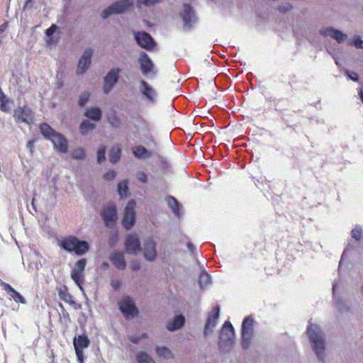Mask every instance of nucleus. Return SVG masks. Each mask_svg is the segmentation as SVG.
I'll list each match as a JSON object with an SVG mask.
<instances>
[{
  "label": "nucleus",
  "instance_id": "obj_1",
  "mask_svg": "<svg viewBox=\"0 0 363 363\" xmlns=\"http://www.w3.org/2000/svg\"><path fill=\"white\" fill-rule=\"evenodd\" d=\"M307 334L317 358L319 361L323 362L325 340L323 331L318 325L309 323L307 327Z\"/></svg>",
  "mask_w": 363,
  "mask_h": 363
},
{
  "label": "nucleus",
  "instance_id": "obj_2",
  "mask_svg": "<svg viewBox=\"0 0 363 363\" xmlns=\"http://www.w3.org/2000/svg\"><path fill=\"white\" fill-rule=\"evenodd\" d=\"M40 130L43 135L50 140L55 149L62 153H66L68 150L67 139L60 133L56 132L48 124L43 123L40 125Z\"/></svg>",
  "mask_w": 363,
  "mask_h": 363
},
{
  "label": "nucleus",
  "instance_id": "obj_3",
  "mask_svg": "<svg viewBox=\"0 0 363 363\" xmlns=\"http://www.w3.org/2000/svg\"><path fill=\"white\" fill-rule=\"evenodd\" d=\"M59 245L65 251L74 252L77 255H83L89 249V245L86 241L80 240L74 235L63 238Z\"/></svg>",
  "mask_w": 363,
  "mask_h": 363
},
{
  "label": "nucleus",
  "instance_id": "obj_4",
  "mask_svg": "<svg viewBox=\"0 0 363 363\" xmlns=\"http://www.w3.org/2000/svg\"><path fill=\"white\" fill-rule=\"evenodd\" d=\"M235 338V330L229 321H225L222 326L219 335L218 345L223 351L230 350L233 344Z\"/></svg>",
  "mask_w": 363,
  "mask_h": 363
},
{
  "label": "nucleus",
  "instance_id": "obj_5",
  "mask_svg": "<svg viewBox=\"0 0 363 363\" xmlns=\"http://www.w3.org/2000/svg\"><path fill=\"white\" fill-rule=\"evenodd\" d=\"M134 0H119L107 8L101 13L104 19L115 14H121L129 10L133 5Z\"/></svg>",
  "mask_w": 363,
  "mask_h": 363
},
{
  "label": "nucleus",
  "instance_id": "obj_6",
  "mask_svg": "<svg viewBox=\"0 0 363 363\" xmlns=\"http://www.w3.org/2000/svg\"><path fill=\"white\" fill-rule=\"evenodd\" d=\"M86 267V259H81L78 260L71 272V278L79 286L80 291L85 294L84 289L82 286V283L84 277V270Z\"/></svg>",
  "mask_w": 363,
  "mask_h": 363
},
{
  "label": "nucleus",
  "instance_id": "obj_7",
  "mask_svg": "<svg viewBox=\"0 0 363 363\" xmlns=\"http://www.w3.org/2000/svg\"><path fill=\"white\" fill-rule=\"evenodd\" d=\"M136 203L134 200H130L128 202L125 209L124 216L122 220L123 226L126 230H130L135 224V208Z\"/></svg>",
  "mask_w": 363,
  "mask_h": 363
},
{
  "label": "nucleus",
  "instance_id": "obj_8",
  "mask_svg": "<svg viewBox=\"0 0 363 363\" xmlns=\"http://www.w3.org/2000/svg\"><path fill=\"white\" fill-rule=\"evenodd\" d=\"M254 320L250 317L245 318L242 323V345L244 348H248L253 333Z\"/></svg>",
  "mask_w": 363,
  "mask_h": 363
},
{
  "label": "nucleus",
  "instance_id": "obj_9",
  "mask_svg": "<svg viewBox=\"0 0 363 363\" xmlns=\"http://www.w3.org/2000/svg\"><path fill=\"white\" fill-rule=\"evenodd\" d=\"M220 315V307L216 306L213 307L211 313L208 314L206 323L203 328V336L207 337L208 334H211L213 329L217 325Z\"/></svg>",
  "mask_w": 363,
  "mask_h": 363
},
{
  "label": "nucleus",
  "instance_id": "obj_10",
  "mask_svg": "<svg viewBox=\"0 0 363 363\" xmlns=\"http://www.w3.org/2000/svg\"><path fill=\"white\" fill-rule=\"evenodd\" d=\"M102 219L107 227H112L117 220L116 206L113 203L105 206L101 212Z\"/></svg>",
  "mask_w": 363,
  "mask_h": 363
},
{
  "label": "nucleus",
  "instance_id": "obj_11",
  "mask_svg": "<svg viewBox=\"0 0 363 363\" xmlns=\"http://www.w3.org/2000/svg\"><path fill=\"white\" fill-rule=\"evenodd\" d=\"M13 117L16 123L30 124L33 122L34 116L31 109L24 106L14 110Z\"/></svg>",
  "mask_w": 363,
  "mask_h": 363
},
{
  "label": "nucleus",
  "instance_id": "obj_12",
  "mask_svg": "<svg viewBox=\"0 0 363 363\" xmlns=\"http://www.w3.org/2000/svg\"><path fill=\"white\" fill-rule=\"evenodd\" d=\"M120 72L119 68H112L105 76L103 86V91L105 94H108L118 82Z\"/></svg>",
  "mask_w": 363,
  "mask_h": 363
},
{
  "label": "nucleus",
  "instance_id": "obj_13",
  "mask_svg": "<svg viewBox=\"0 0 363 363\" xmlns=\"http://www.w3.org/2000/svg\"><path fill=\"white\" fill-rule=\"evenodd\" d=\"M119 308L126 318H133L138 313L133 301L130 297H125L120 302Z\"/></svg>",
  "mask_w": 363,
  "mask_h": 363
},
{
  "label": "nucleus",
  "instance_id": "obj_14",
  "mask_svg": "<svg viewBox=\"0 0 363 363\" xmlns=\"http://www.w3.org/2000/svg\"><path fill=\"white\" fill-rule=\"evenodd\" d=\"M134 38L137 43L145 50H150L155 46L153 38L146 32H135Z\"/></svg>",
  "mask_w": 363,
  "mask_h": 363
},
{
  "label": "nucleus",
  "instance_id": "obj_15",
  "mask_svg": "<svg viewBox=\"0 0 363 363\" xmlns=\"http://www.w3.org/2000/svg\"><path fill=\"white\" fill-rule=\"evenodd\" d=\"M182 18L184 28L186 30L190 29L196 22V18L192 8L188 5L184 4L183 9L180 13Z\"/></svg>",
  "mask_w": 363,
  "mask_h": 363
},
{
  "label": "nucleus",
  "instance_id": "obj_16",
  "mask_svg": "<svg viewBox=\"0 0 363 363\" xmlns=\"http://www.w3.org/2000/svg\"><path fill=\"white\" fill-rule=\"evenodd\" d=\"M90 341L86 335H79L74 340V346L78 361L82 363L84 359L83 349L89 346Z\"/></svg>",
  "mask_w": 363,
  "mask_h": 363
},
{
  "label": "nucleus",
  "instance_id": "obj_17",
  "mask_svg": "<svg viewBox=\"0 0 363 363\" xmlns=\"http://www.w3.org/2000/svg\"><path fill=\"white\" fill-rule=\"evenodd\" d=\"M319 33L325 38H331L335 40L338 43L345 42L347 38L346 34L333 27L323 28L319 30Z\"/></svg>",
  "mask_w": 363,
  "mask_h": 363
},
{
  "label": "nucleus",
  "instance_id": "obj_18",
  "mask_svg": "<svg viewBox=\"0 0 363 363\" xmlns=\"http://www.w3.org/2000/svg\"><path fill=\"white\" fill-rule=\"evenodd\" d=\"M94 53V50L91 48H86L82 55L81 56L78 67L77 69V73L78 74H84L89 67L91 62V57Z\"/></svg>",
  "mask_w": 363,
  "mask_h": 363
},
{
  "label": "nucleus",
  "instance_id": "obj_19",
  "mask_svg": "<svg viewBox=\"0 0 363 363\" xmlns=\"http://www.w3.org/2000/svg\"><path fill=\"white\" fill-rule=\"evenodd\" d=\"M125 247L127 253L137 255L141 250L138 237L136 235H128L125 240Z\"/></svg>",
  "mask_w": 363,
  "mask_h": 363
},
{
  "label": "nucleus",
  "instance_id": "obj_20",
  "mask_svg": "<svg viewBox=\"0 0 363 363\" xmlns=\"http://www.w3.org/2000/svg\"><path fill=\"white\" fill-rule=\"evenodd\" d=\"M138 62L140 65V70L143 75L147 76L153 72L154 63L150 57L145 52H142L138 57Z\"/></svg>",
  "mask_w": 363,
  "mask_h": 363
},
{
  "label": "nucleus",
  "instance_id": "obj_21",
  "mask_svg": "<svg viewBox=\"0 0 363 363\" xmlns=\"http://www.w3.org/2000/svg\"><path fill=\"white\" fill-rule=\"evenodd\" d=\"M155 242L152 239H147L145 241L143 255L146 260L152 262L157 257Z\"/></svg>",
  "mask_w": 363,
  "mask_h": 363
},
{
  "label": "nucleus",
  "instance_id": "obj_22",
  "mask_svg": "<svg viewBox=\"0 0 363 363\" xmlns=\"http://www.w3.org/2000/svg\"><path fill=\"white\" fill-rule=\"evenodd\" d=\"M57 291L60 298L72 306L74 309L77 310L81 308V305L74 301L73 296L69 293L68 289L65 285L58 288Z\"/></svg>",
  "mask_w": 363,
  "mask_h": 363
},
{
  "label": "nucleus",
  "instance_id": "obj_23",
  "mask_svg": "<svg viewBox=\"0 0 363 363\" xmlns=\"http://www.w3.org/2000/svg\"><path fill=\"white\" fill-rule=\"evenodd\" d=\"M1 287L7 293V294L16 303L25 304L26 303L24 297L16 291L10 284L0 280Z\"/></svg>",
  "mask_w": 363,
  "mask_h": 363
},
{
  "label": "nucleus",
  "instance_id": "obj_24",
  "mask_svg": "<svg viewBox=\"0 0 363 363\" xmlns=\"http://www.w3.org/2000/svg\"><path fill=\"white\" fill-rule=\"evenodd\" d=\"M140 91L152 104L157 102V91L144 80L140 82Z\"/></svg>",
  "mask_w": 363,
  "mask_h": 363
},
{
  "label": "nucleus",
  "instance_id": "obj_25",
  "mask_svg": "<svg viewBox=\"0 0 363 363\" xmlns=\"http://www.w3.org/2000/svg\"><path fill=\"white\" fill-rule=\"evenodd\" d=\"M109 259L116 268L121 270L126 268V262L123 252L115 251L110 255Z\"/></svg>",
  "mask_w": 363,
  "mask_h": 363
},
{
  "label": "nucleus",
  "instance_id": "obj_26",
  "mask_svg": "<svg viewBox=\"0 0 363 363\" xmlns=\"http://www.w3.org/2000/svg\"><path fill=\"white\" fill-rule=\"evenodd\" d=\"M185 323V318L183 315H177L174 319L167 324V329L169 331H175L180 329Z\"/></svg>",
  "mask_w": 363,
  "mask_h": 363
},
{
  "label": "nucleus",
  "instance_id": "obj_27",
  "mask_svg": "<svg viewBox=\"0 0 363 363\" xmlns=\"http://www.w3.org/2000/svg\"><path fill=\"white\" fill-rule=\"evenodd\" d=\"M84 116L94 121H99L102 117V112L98 107H91L86 110Z\"/></svg>",
  "mask_w": 363,
  "mask_h": 363
},
{
  "label": "nucleus",
  "instance_id": "obj_28",
  "mask_svg": "<svg viewBox=\"0 0 363 363\" xmlns=\"http://www.w3.org/2000/svg\"><path fill=\"white\" fill-rule=\"evenodd\" d=\"M166 201L174 216L178 218L180 217L179 204L177 200L173 196H169L166 198Z\"/></svg>",
  "mask_w": 363,
  "mask_h": 363
},
{
  "label": "nucleus",
  "instance_id": "obj_29",
  "mask_svg": "<svg viewBox=\"0 0 363 363\" xmlns=\"http://www.w3.org/2000/svg\"><path fill=\"white\" fill-rule=\"evenodd\" d=\"M133 154L137 158L141 159L145 157H150L151 154L147 151V150L142 146L138 145L133 148Z\"/></svg>",
  "mask_w": 363,
  "mask_h": 363
},
{
  "label": "nucleus",
  "instance_id": "obj_30",
  "mask_svg": "<svg viewBox=\"0 0 363 363\" xmlns=\"http://www.w3.org/2000/svg\"><path fill=\"white\" fill-rule=\"evenodd\" d=\"M121 155V150L118 145L113 146L109 153L110 162L113 164L116 163L119 161Z\"/></svg>",
  "mask_w": 363,
  "mask_h": 363
},
{
  "label": "nucleus",
  "instance_id": "obj_31",
  "mask_svg": "<svg viewBox=\"0 0 363 363\" xmlns=\"http://www.w3.org/2000/svg\"><path fill=\"white\" fill-rule=\"evenodd\" d=\"M199 284L201 289L207 288L211 284V276L206 272H202L199 277Z\"/></svg>",
  "mask_w": 363,
  "mask_h": 363
},
{
  "label": "nucleus",
  "instance_id": "obj_32",
  "mask_svg": "<svg viewBox=\"0 0 363 363\" xmlns=\"http://www.w3.org/2000/svg\"><path fill=\"white\" fill-rule=\"evenodd\" d=\"M96 128V125L88 120L83 121L80 124V133L83 135H87L90 131Z\"/></svg>",
  "mask_w": 363,
  "mask_h": 363
},
{
  "label": "nucleus",
  "instance_id": "obj_33",
  "mask_svg": "<svg viewBox=\"0 0 363 363\" xmlns=\"http://www.w3.org/2000/svg\"><path fill=\"white\" fill-rule=\"evenodd\" d=\"M156 352L158 356L164 359H171L173 357L171 350L166 347H157Z\"/></svg>",
  "mask_w": 363,
  "mask_h": 363
},
{
  "label": "nucleus",
  "instance_id": "obj_34",
  "mask_svg": "<svg viewBox=\"0 0 363 363\" xmlns=\"http://www.w3.org/2000/svg\"><path fill=\"white\" fill-rule=\"evenodd\" d=\"M128 191V184L126 181H122L118 184V192L121 198H123L127 196Z\"/></svg>",
  "mask_w": 363,
  "mask_h": 363
},
{
  "label": "nucleus",
  "instance_id": "obj_35",
  "mask_svg": "<svg viewBox=\"0 0 363 363\" xmlns=\"http://www.w3.org/2000/svg\"><path fill=\"white\" fill-rule=\"evenodd\" d=\"M138 363H155L152 359L145 352H140L137 354Z\"/></svg>",
  "mask_w": 363,
  "mask_h": 363
},
{
  "label": "nucleus",
  "instance_id": "obj_36",
  "mask_svg": "<svg viewBox=\"0 0 363 363\" xmlns=\"http://www.w3.org/2000/svg\"><path fill=\"white\" fill-rule=\"evenodd\" d=\"M9 98L4 94H2V96L0 97V110H1L4 112H7L9 111Z\"/></svg>",
  "mask_w": 363,
  "mask_h": 363
},
{
  "label": "nucleus",
  "instance_id": "obj_37",
  "mask_svg": "<svg viewBox=\"0 0 363 363\" xmlns=\"http://www.w3.org/2000/svg\"><path fill=\"white\" fill-rule=\"evenodd\" d=\"M335 307L339 313L347 312L349 311V306L342 301H335Z\"/></svg>",
  "mask_w": 363,
  "mask_h": 363
},
{
  "label": "nucleus",
  "instance_id": "obj_38",
  "mask_svg": "<svg viewBox=\"0 0 363 363\" xmlns=\"http://www.w3.org/2000/svg\"><path fill=\"white\" fill-rule=\"evenodd\" d=\"M106 147L104 145H101L99 147L98 152H97V162L98 163H101L103 161L105 160L106 157Z\"/></svg>",
  "mask_w": 363,
  "mask_h": 363
},
{
  "label": "nucleus",
  "instance_id": "obj_39",
  "mask_svg": "<svg viewBox=\"0 0 363 363\" xmlns=\"http://www.w3.org/2000/svg\"><path fill=\"white\" fill-rule=\"evenodd\" d=\"M159 0H136L137 7L142 6H150L157 4Z\"/></svg>",
  "mask_w": 363,
  "mask_h": 363
},
{
  "label": "nucleus",
  "instance_id": "obj_40",
  "mask_svg": "<svg viewBox=\"0 0 363 363\" xmlns=\"http://www.w3.org/2000/svg\"><path fill=\"white\" fill-rule=\"evenodd\" d=\"M362 228L359 225H356L351 232L352 238L357 241L359 240L362 235Z\"/></svg>",
  "mask_w": 363,
  "mask_h": 363
},
{
  "label": "nucleus",
  "instance_id": "obj_41",
  "mask_svg": "<svg viewBox=\"0 0 363 363\" xmlns=\"http://www.w3.org/2000/svg\"><path fill=\"white\" fill-rule=\"evenodd\" d=\"M90 97V93L89 92H84L81 94L79 99V105L82 107L84 106L88 102Z\"/></svg>",
  "mask_w": 363,
  "mask_h": 363
},
{
  "label": "nucleus",
  "instance_id": "obj_42",
  "mask_svg": "<svg viewBox=\"0 0 363 363\" xmlns=\"http://www.w3.org/2000/svg\"><path fill=\"white\" fill-rule=\"evenodd\" d=\"M72 156L74 159L81 160L83 159L85 156V152L84 149L82 148H77L74 150L72 153Z\"/></svg>",
  "mask_w": 363,
  "mask_h": 363
},
{
  "label": "nucleus",
  "instance_id": "obj_43",
  "mask_svg": "<svg viewBox=\"0 0 363 363\" xmlns=\"http://www.w3.org/2000/svg\"><path fill=\"white\" fill-rule=\"evenodd\" d=\"M147 337V333H143L141 335H130V336H129L128 339L131 342H133L134 344H138L140 340L146 338Z\"/></svg>",
  "mask_w": 363,
  "mask_h": 363
},
{
  "label": "nucleus",
  "instance_id": "obj_44",
  "mask_svg": "<svg viewBox=\"0 0 363 363\" xmlns=\"http://www.w3.org/2000/svg\"><path fill=\"white\" fill-rule=\"evenodd\" d=\"M291 9H292V6L289 3H288V2L282 3L278 7L279 11L281 12V13H285L288 12Z\"/></svg>",
  "mask_w": 363,
  "mask_h": 363
},
{
  "label": "nucleus",
  "instance_id": "obj_45",
  "mask_svg": "<svg viewBox=\"0 0 363 363\" xmlns=\"http://www.w3.org/2000/svg\"><path fill=\"white\" fill-rule=\"evenodd\" d=\"M352 45L358 49H363V40L359 36H355L352 40Z\"/></svg>",
  "mask_w": 363,
  "mask_h": 363
},
{
  "label": "nucleus",
  "instance_id": "obj_46",
  "mask_svg": "<svg viewBox=\"0 0 363 363\" xmlns=\"http://www.w3.org/2000/svg\"><path fill=\"white\" fill-rule=\"evenodd\" d=\"M345 74L347 75V77L350 79H351V80H352L354 82L358 81L359 77H358V74L356 72H349V71L347 70L345 72Z\"/></svg>",
  "mask_w": 363,
  "mask_h": 363
},
{
  "label": "nucleus",
  "instance_id": "obj_47",
  "mask_svg": "<svg viewBox=\"0 0 363 363\" xmlns=\"http://www.w3.org/2000/svg\"><path fill=\"white\" fill-rule=\"evenodd\" d=\"M137 178L139 181H140L143 183H146L147 181V174L143 172H139L137 174Z\"/></svg>",
  "mask_w": 363,
  "mask_h": 363
},
{
  "label": "nucleus",
  "instance_id": "obj_48",
  "mask_svg": "<svg viewBox=\"0 0 363 363\" xmlns=\"http://www.w3.org/2000/svg\"><path fill=\"white\" fill-rule=\"evenodd\" d=\"M116 176V172L113 170H110V171H108L104 174V178L107 180H112L115 178Z\"/></svg>",
  "mask_w": 363,
  "mask_h": 363
},
{
  "label": "nucleus",
  "instance_id": "obj_49",
  "mask_svg": "<svg viewBox=\"0 0 363 363\" xmlns=\"http://www.w3.org/2000/svg\"><path fill=\"white\" fill-rule=\"evenodd\" d=\"M130 268L133 271H138L140 269V264L137 260L133 259L130 262Z\"/></svg>",
  "mask_w": 363,
  "mask_h": 363
},
{
  "label": "nucleus",
  "instance_id": "obj_50",
  "mask_svg": "<svg viewBox=\"0 0 363 363\" xmlns=\"http://www.w3.org/2000/svg\"><path fill=\"white\" fill-rule=\"evenodd\" d=\"M57 26L55 24H52L50 28H48L46 31L45 34L47 36L50 37L51 36L56 30Z\"/></svg>",
  "mask_w": 363,
  "mask_h": 363
},
{
  "label": "nucleus",
  "instance_id": "obj_51",
  "mask_svg": "<svg viewBox=\"0 0 363 363\" xmlns=\"http://www.w3.org/2000/svg\"><path fill=\"white\" fill-rule=\"evenodd\" d=\"M109 123L111 124L112 126L114 128H118L119 126V121L116 116H113V118H111L109 119Z\"/></svg>",
  "mask_w": 363,
  "mask_h": 363
},
{
  "label": "nucleus",
  "instance_id": "obj_52",
  "mask_svg": "<svg viewBox=\"0 0 363 363\" xmlns=\"http://www.w3.org/2000/svg\"><path fill=\"white\" fill-rule=\"evenodd\" d=\"M348 250V248H347L342 253V257H341V259L340 261V264H339V267H341L342 263H343V259L346 256V254H347V251Z\"/></svg>",
  "mask_w": 363,
  "mask_h": 363
},
{
  "label": "nucleus",
  "instance_id": "obj_53",
  "mask_svg": "<svg viewBox=\"0 0 363 363\" xmlns=\"http://www.w3.org/2000/svg\"><path fill=\"white\" fill-rule=\"evenodd\" d=\"M186 246L188 249L191 251H193L195 249L194 245L191 242H188Z\"/></svg>",
  "mask_w": 363,
  "mask_h": 363
},
{
  "label": "nucleus",
  "instance_id": "obj_54",
  "mask_svg": "<svg viewBox=\"0 0 363 363\" xmlns=\"http://www.w3.org/2000/svg\"><path fill=\"white\" fill-rule=\"evenodd\" d=\"M359 95H360L361 100L363 102V89L360 90Z\"/></svg>",
  "mask_w": 363,
  "mask_h": 363
},
{
  "label": "nucleus",
  "instance_id": "obj_55",
  "mask_svg": "<svg viewBox=\"0 0 363 363\" xmlns=\"http://www.w3.org/2000/svg\"><path fill=\"white\" fill-rule=\"evenodd\" d=\"M33 145V142L32 141H28V143H27V146L28 147H31Z\"/></svg>",
  "mask_w": 363,
  "mask_h": 363
},
{
  "label": "nucleus",
  "instance_id": "obj_56",
  "mask_svg": "<svg viewBox=\"0 0 363 363\" xmlns=\"http://www.w3.org/2000/svg\"><path fill=\"white\" fill-rule=\"evenodd\" d=\"M360 292H361L362 295L363 296V284L360 287Z\"/></svg>",
  "mask_w": 363,
  "mask_h": 363
},
{
  "label": "nucleus",
  "instance_id": "obj_57",
  "mask_svg": "<svg viewBox=\"0 0 363 363\" xmlns=\"http://www.w3.org/2000/svg\"><path fill=\"white\" fill-rule=\"evenodd\" d=\"M103 267H104V268L108 267V264L107 263L104 262V263H103Z\"/></svg>",
  "mask_w": 363,
  "mask_h": 363
},
{
  "label": "nucleus",
  "instance_id": "obj_58",
  "mask_svg": "<svg viewBox=\"0 0 363 363\" xmlns=\"http://www.w3.org/2000/svg\"><path fill=\"white\" fill-rule=\"evenodd\" d=\"M335 287H336V285L335 284H333V292L335 291Z\"/></svg>",
  "mask_w": 363,
  "mask_h": 363
},
{
  "label": "nucleus",
  "instance_id": "obj_59",
  "mask_svg": "<svg viewBox=\"0 0 363 363\" xmlns=\"http://www.w3.org/2000/svg\"><path fill=\"white\" fill-rule=\"evenodd\" d=\"M3 94H4V92L2 91L1 89L0 88V97L2 96Z\"/></svg>",
  "mask_w": 363,
  "mask_h": 363
},
{
  "label": "nucleus",
  "instance_id": "obj_60",
  "mask_svg": "<svg viewBox=\"0 0 363 363\" xmlns=\"http://www.w3.org/2000/svg\"><path fill=\"white\" fill-rule=\"evenodd\" d=\"M34 201H35V199H33V201H32V205H33V207H35V206H34Z\"/></svg>",
  "mask_w": 363,
  "mask_h": 363
}]
</instances>
